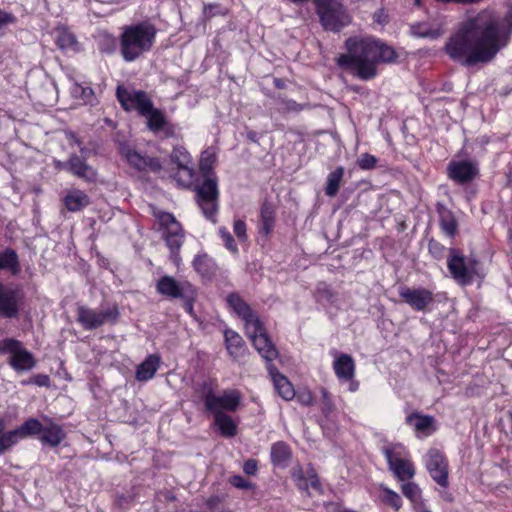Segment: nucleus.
Masks as SVG:
<instances>
[{
	"label": "nucleus",
	"mask_w": 512,
	"mask_h": 512,
	"mask_svg": "<svg viewBox=\"0 0 512 512\" xmlns=\"http://www.w3.org/2000/svg\"><path fill=\"white\" fill-rule=\"evenodd\" d=\"M22 438H27L32 435L42 433L43 426L35 418H30L25 421L20 427H18Z\"/></svg>",
	"instance_id": "ea45409f"
},
{
	"label": "nucleus",
	"mask_w": 512,
	"mask_h": 512,
	"mask_svg": "<svg viewBox=\"0 0 512 512\" xmlns=\"http://www.w3.org/2000/svg\"><path fill=\"white\" fill-rule=\"evenodd\" d=\"M509 419H510V422H511V432H512V411L510 412Z\"/></svg>",
	"instance_id": "338daca9"
},
{
	"label": "nucleus",
	"mask_w": 512,
	"mask_h": 512,
	"mask_svg": "<svg viewBox=\"0 0 512 512\" xmlns=\"http://www.w3.org/2000/svg\"><path fill=\"white\" fill-rule=\"evenodd\" d=\"M21 301L22 294L19 290L0 284V317H16Z\"/></svg>",
	"instance_id": "2eb2a0df"
},
{
	"label": "nucleus",
	"mask_w": 512,
	"mask_h": 512,
	"mask_svg": "<svg viewBox=\"0 0 512 512\" xmlns=\"http://www.w3.org/2000/svg\"><path fill=\"white\" fill-rule=\"evenodd\" d=\"M66 208L71 212H77L90 204L89 196L78 189L70 190L64 198Z\"/></svg>",
	"instance_id": "bb28decb"
},
{
	"label": "nucleus",
	"mask_w": 512,
	"mask_h": 512,
	"mask_svg": "<svg viewBox=\"0 0 512 512\" xmlns=\"http://www.w3.org/2000/svg\"><path fill=\"white\" fill-rule=\"evenodd\" d=\"M147 126L151 131L157 132L164 128L166 120L162 112L156 108H152L149 113L145 114Z\"/></svg>",
	"instance_id": "c9c22d12"
},
{
	"label": "nucleus",
	"mask_w": 512,
	"mask_h": 512,
	"mask_svg": "<svg viewBox=\"0 0 512 512\" xmlns=\"http://www.w3.org/2000/svg\"><path fill=\"white\" fill-rule=\"evenodd\" d=\"M336 376L341 380H351L355 373V363L348 354H341L333 364Z\"/></svg>",
	"instance_id": "393cba45"
},
{
	"label": "nucleus",
	"mask_w": 512,
	"mask_h": 512,
	"mask_svg": "<svg viewBox=\"0 0 512 512\" xmlns=\"http://www.w3.org/2000/svg\"><path fill=\"white\" fill-rule=\"evenodd\" d=\"M17 255L12 250H6L0 254V269H15L17 267Z\"/></svg>",
	"instance_id": "c03bdc74"
},
{
	"label": "nucleus",
	"mask_w": 512,
	"mask_h": 512,
	"mask_svg": "<svg viewBox=\"0 0 512 512\" xmlns=\"http://www.w3.org/2000/svg\"><path fill=\"white\" fill-rule=\"evenodd\" d=\"M297 400L301 404H303L305 406H309V405H312V403H313V396L310 391H302L297 395Z\"/></svg>",
	"instance_id": "13d9d810"
},
{
	"label": "nucleus",
	"mask_w": 512,
	"mask_h": 512,
	"mask_svg": "<svg viewBox=\"0 0 512 512\" xmlns=\"http://www.w3.org/2000/svg\"><path fill=\"white\" fill-rule=\"evenodd\" d=\"M160 364V357L158 355H149L144 362H142L136 371V379L139 381H147L151 379Z\"/></svg>",
	"instance_id": "cd10ccee"
},
{
	"label": "nucleus",
	"mask_w": 512,
	"mask_h": 512,
	"mask_svg": "<svg viewBox=\"0 0 512 512\" xmlns=\"http://www.w3.org/2000/svg\"><path fill=\"white\" fill-rule=\"evenodd\" d=\"M157 219L164 228L163 237L166 244L172 251H178L183 243V232L181 225L170 213L159 212Z\"/></svg>",
	"instance_id": "4468645a"
},
{
	"label": "nucleus",
	"mask_w": 512,
	"mask_h": 512,
	"mask_svg": "<svg viewBox=\"0 0 512 512\" xmlns=\"http://www.w3.org/2000/svg\"><path fill=\"white\" fill-rule=\"evenodd\" d=\"M6 422L4 418H0V454H3L13 445L17 444L22 438L18 428L4 432Z\"/></svg>",
	"instance_id": "c756f323"
},
{
	"label": "nucleus",
	"mask_w": 512,
	"mask_h": 512,
	"mask_svg": "<svg viewBox=\"0 0 512 512\" xmlns=\"http://www.w3.org/2000/svg\"><path fill=\"white\" fill-rule=\"evenodd\" d=\"M512 33V12L500 18L483 10L463 21L445 45L449 57L465 66L491 61Z\"/></svg>",
	"instance_id": "f257e3e1"
},
{
	"label": "nucleus",
	"mask_w": 512,
	"mask_h": 512,
	"mask_svg": "<svg viewBox=\"0 0 512 512\" xmlns=\"http://www.w3.org/2000/svg\"><path fill=\"white\" fill-rule=\"evenodd\" d=\"M282 110L284 112H300L304 109V105L297 103L292 99H282L281 101Z\"/></svg>",
	"instance_id": "8fccbe9b"
},
{
	"label": "nucleus",
	"mask_w": 512,
	"mask_h": 512,
	"mask_svg": "<svg viewBox=\"0 0 512 512\" xmlns=\"http://www.w3.org/2000/svg\"><path fill=\"white\" fill-rule=\"evenodd\" d=\"M509 241H510V243L512 244V229H511V230H510V232H509Z\"/></svg>",
	"instance_id": "69168bd1"
},
{
	"label": "nucleus",
	"mask_w": 512,
	"mask_h": 512,
	"mask_svg": "<svg viewBox=\"0 0 512 512\" xmlns=\"http://www.w3.org/2000/svg\"><path fill=\"white\" fill-rule=\"evenodd\" d=\"M444 247L435 241L429 242V251L437 258L442 256Z\"/></svg>",
	"instance_id": "052dcab7"
},
{
	"label": "nucleus",
	"mask_w": 512,
	"mask_h": 512,
	"mask_svg": "<svg viewBox=\"0 0 512 512\" xmlns=\"http://www.w3.org/2000/svg\"><path fill=\"white\" fill-rule=\"evenodd\" d=\"M216 161V154L212 149H206L202 152L199 168L203 176H215L212 167Z\"/></svg>",
	"instance_id": "e433bc0d"
},
{
	"label": "nucleus",
	"mask_w": 512,
	"mask_h": 512,
	"mask_svg": "<svg viewBox=\"0 0 512 512\" xmlns=\"http://www.w3.org/2000/svg\"><path fill=\"white\" fill-rule=\"evenodd\" d=\"M262 229L269 234L274 225V212L271 207L264 205L261 209Z\"/></svg>",
	"instance_id": "79ce46f5"
},
{
	"label": "nucleus",
	"mask_w": 512,
	"mask_h": 512,
	"mask_svg": "<svg viewBox=\"0 0 512 512\" xmlns=\"http://www.w3.org/2000/svg\"><path fill=\"white\" fill-rule=\"evenodd\" d=\"M85 155L82 154L83 158H81L76 154H72L67 162L59 163L58 166H61L78 178L92 182L96 179L97 174L93 167L86 163Z\"/></svg>",
	"instance_id": "f3484780"
},
{
	"label": "nucleus",
	"mask_w": 512,
	"mask_h": 512,
	"mask_svg": "<svg viewBox=\"0 0 512 512\" xmlns=\"http://www.w3.org/2000/svg\"><path fill=\"white\" fill-rule=\"evenodd\" d=\"M384 454L389 464V468L399 480L404 481L414 476L415 470L413 464L409 460L395 456L393 451L389 448L384 450Z\"/></svg>",
	"instance_id": "6ab92c4d"
},
{
	"label": "nucleus",
	"mask_w": 512,
	"mask_h": 512,
	"mask_svg": "<svg viewBox=\"0 0 512 512\" xmlns=\"http://www.w3.org/2000/svg\"><path fill=\"white\" fill-rule=\"evenodd\" d=\"M323 396L326 397L327 396V392L325 390H323Z\"/></svg>",
	"instance_id": "774afa93"
},
{
	"label": "nucleus",
	"mask_w": 512,
	"mask_h": 512,
	"mask_svg": "<svg viewBox=\"0 0 512 512\" xmlns=\"http://www.w3.org/2000/svg\"><path fill=\"white\" fill-rule=\"evenodd\" d=\"M156 289L158 293L165 297L186 300V310L189 312L192 311L193 306L190 300L194 297V290L192 285L187 281H177L171 276H163L158 280Z\"/></svg>",
	"instance_id": "1a4fd4ad"
},
{
	"label": "nucleus",
	"mask_w": 512,
	"mask_h": 512,
	"mask_svg": "<svg viewBox=\"0 0 512 512\" xmlns=\"http://www.w3.org/2000/svg\"><path fill=\"white\" fill-rule=\"evenodd\" d=\"M426 468L432 479L441 487H448V464L446 458L437 449H430L426 455Z\"/></svg>",
	"instance_id": "ddd939ff"
},
{
	"label": "nucleus",
	"mask_w": 512,
	"mask_h": 512,
	"mask_svg": "<svg viewBox=\"0 0 512 512\" xmlns=\"http://www.w3.org/2000/svg\"><path fill=\"white\" fill-rule=\"evenodd\" d=\"M156 34V27L148 21L125 26L120 36L123 59L132 62L149 52L155 43Z\"/></svg>",
	"instance_id": "7ed1b4c3"
},
{
	"label": "nucleus",
	"mask_w": 512,
	"mask_h": 512,
	"mask_svg": "<svg viewBox=\"0 0 512 512\" xmlns=\"http://www.w3.org/2000/svg\"><path fill=\"white\" fill-rule=\"evenodd\" d=\"M121 154L126 158L127 162L137 170L143 171L149 169L156 172L161 169V164L158 159L145 157L128 145L121 147Z\"/></svg>",
	"instance_id": "a211bd4d"
},
{
	"label": "nucleus",
	"mask_w": 512,
	"mask_h": 512,
	"mask_svg": "<svg viewBox=\"0 0 512 512\" xmlns=\"http://www.w3.org/2000/svg\"><path fill=\"white\" fill-rule=\"evenodd\" d=\"M479 263L475 259L468 261L461 255L456 253V250L450 249L448 258V269L452 277L460 284H470L475 275H479Z\"/></svg>",
	"instance_id": "9d476101"
},
{
	"label": "nucleus",
	"mask_w": 512,
	"mask_h": 512,
	"mask_svg": "<svg viewBox=\"0 0 512 512\" xmlns=\"http://www.w3.org/2000/svg\"><path fill=\"white\" fill-rule=\"evenodd\" d=\"M119 309L116 305L107 309L97 311L85 306L77 309V321L86 330L96 329L104 324H114L119 318Z\"/></svg>",
	"instance_id": "0eeeda50"
},
{
	"label": "nucleus",
	"mask_w": 512,
	"mask_h": 512,
	"mask_svg": "<svg viewBox=\"0 0 512 512\" xmlns=\"http://www.w3.org/2000/svg\"><path fill=\"white\" fill-rule=\"evenodd\" d=\"M241 401V394L237 390H226L222 395H215L208 391L204 396V404L208 411L214 415L223 413L224 410L235 411Z\"/></svg>",
	"instance_id": "f8f14e48"
},
{
	"label": "nucleus",
	"mask_w": 512,
	"mask_h": 512,
	"mask_svg": "<svg viewBox=\"0 0 512 512\" xmlns=\"http://www.w3.org/2000/svg\"><path fill=\"white\" fill-rule=\"evenodd\" d=\"M292 478L301 490L308 491L309 488L318 490L320 488L318 477L313 468L303 470L301 467H296L292 471Z\"/></svg>",
	"instance_id": "5701e85b"
},
{
	"label": "nucleus",
	"mask_w": 512,
	"mask_h": 512,
	"mask_svg": "<svg viewBox=\"0 0 512 512\" xmlns=\"http://www.w3.org/2000/svg\"><path fill=\"white\" fill-rule=\"evenodd\" d=\"M117 98L121 106L126 110H137L142 116L149 113L154 107L153 103L144 91L140 90H127L126 88L119 86L116 92Z\"/></svg>",
	"instance_id": "9b49d317"
},
{
	"label": "nucleus",
	"mask_w": 512,
	"mask_h": 512,
	"mask_svg": "<svg viewBox=\"0 0 512 512\" xmlns=\"http://www.w3.org/2000/svg\"><path fill=\"white\" fill-rule=\"evenodd\" d=\"M229 482L234 486V487H237V488H241V489H251L252 488V483L249 482L248 480H246L245 478H243L242 476L240 475H234L232 476L230 479H229Z\"/></svg>",
	"instance_id": "603ef678"
},
{
	"label": "nucleus",
	"mask_w": 512,
	"mask_h": 512,
	"mask_svg": "<svg viewBox=\"0 0 512 512\" xmlns=\"http://www.w3.org/2000/svg\"><path fill=\"white\" fill-rule=\"evenodd\" d=\"M16 20L15 16L11 13H7L0 10V29L14 23Z\"/></svg>",
	"instance_id": "4d7b16f0"
},
{
	"label": "nucleus",
	"mask_w": 512,
	"mask_h": 512,
	"mask_svg": "<svg viewBox=\"0 0 512 512\" xmlns=\"http://www.w3.org/2000/svg\"><path fill=\"white\" fill-rule=\"evenodd\" d=\"M66 136L70 145H77L80 148L81 154H87L89 152L88 149L82 147V142L73 132H67Z\"/></svg>",
	"instance_id": "6e6d98bb"
},
{
	"label": "nucleus",
	"mask_w": 512,
	"mask_h": 512,
	"mask_svg": "<svg viewBox=\"0 0 512 512\" xmlns=\"http://www.w3.org/2000/svg\"><path fill=\"white\" fill-rule=\"evenodd\" d=\"M321 23L326 30L339 31L351 21L338 0H313Z\"/></svg>",
	"instance_id": "39448f33"
},
{
	"label": "nucleus",
	"mask_w": 512,
	"mask_h": 512,
	"mask_svg": "<svg viewBox=\"0 0 512 512\" xmlns=\"http://www.w3.org/2000/svg\"><path fill=\"white\" fill-rule=\"evenodd\" d=\"M347 53L337 57V64L351 70L362 80L373 79L377 75V64L393 62L395 50L373 38L351 37L345 42Z\"/></svg>",
	"instance_id": "f03ea898"
},
{
	"label": "nucleus",
	"mask_w": 512,
	"mask_h": 512,
	"mask_svg": "<svg viewBox=\"0 0 512 512\" xmlns=\"http://www.w3.org/2000/svg\"><path fill=\"white\" fill-rule=\"evenodd\" d=\"M448 174L452 180L458 183H466L475 178L478 174V168L469 161L451 162L448 166Z\"/></svg>",
	"instance_id": "aec40b11"
},
{
	"label": "nucleus",
	"mask_w": 512,
	"mask_h": 512,
	"mask_svg": "<svg viewBox=\"0 0 512 512\" xmlns=\"http://www.w3.org/2000/svg\"><path fill=\"white\" fill-rule=\"evenodd\" d=\"M33 382L38 386H47L49 383V377L47 375H36L33 378Z\"/></svg>",
	"instance_id": "680f3d73"
},
{
	"label": "nucleus",
	"mask_w": 512,
	"mask_h": 512,
	"mask_svg": "<svg viewBox=\"0 0 512 512\" xmlns=\"http://www.w3.org/2000/svg\"><path fill=\"white\" fill-rule=\"evenodd\" d=\"M229 306L243 320L245 328L251 323L257 322L259 317L251 310L249 305L245 303L237 294H230L227 297Z\"/></svg>",
	"instance_id": "4be33fe9"
},
{
	"label": "nucleus",
	"mask_w": 512,
	"mask_h": 512,
	"mask_svg": "<svg viewBox=\"0 0 512 512\" xmlns=\"http://www.w3.org/2000/svg\"><path fill=\"white\" fill-rule=\"evenodd\" d=\"M65 433L62 428L56 424H51L42 429L41 441L52 447L58 446L64 439Z\"/></svg>",
	"instance_id": "473e14b6"
},
{
	"label": "nucleus",
	"mask_w": 512,
	"mask_h": 512,
	"mask_svg": "<svg viewBox=\"0 0 512 512\" xmlns=\"http://www.w3.org/2000/svg\"><path fill=\"white\" fill-rule=\"evenodd\" d=\"M343 174L344 169L342 167H338L329 174L325 188L326 195L334 197L338 193Z\"/></svg>",
	"instance_id": "f704fd0d"
},
{
	"label": "nucleus",
	"mask_w": 512,
	"mask_h": 512,
	"mask_svg": "<svg viewBox=\"0 0 512 512\" xmlns=\"http://www.w3.org/2000/svg\"><path fill=\"white\" fill-rule=\"evenodd\" d=\"M234 233L239 240L246 239V224L242 220H236L234 222Z\"/></svg>",
	"instance_id": "5fc2aeb1"
},
{
	"label": "nucleus",
	"mask_w": 512,
	"mask_h": 512,
	"mask_svg": "<svg viewBox=\"0 0 512 512\" xmlns=\"http://www.w3.org/2000/svg\"><path fill=\"white\" fill-rule=\"evenodd\" d=\"M55 42L62 51L76 52L79 50L75 35L65 27H57L55 29Z\"/></svg>",
	"instance_id": "a878e982"
},
{
	"label": "nucleus",
	"mask_w": 512,
	"mask_h": 512,
	"mask_svg": "<svg viewBox=\"0 0 512 512\" xmlns=\"http://www.w3.org/2000/svg\"><path fill=\"white\" fill-rule=\"evenodd\" d=\"M407 424L412 426L417 432L429 435L434 431V419L431 416H423L417 413L411 414L406 418Z\"/></svg>",
	"instance_id": "7c9ffc66"
},
{
	"label": "nucleus",
	"mask_w": 512,
	"mask_h": 512,
	"mask_svg": "<svg viewBox=\"0 0 512 512\" xmlns=\"http://www.w3.org/2000/svg\"><path fill=\"white\" fill-rule=\"evenodd\" d=\"M0 354L7 356V363L18 373L29 371L36 366V360L23 344L12 338L0 341Z\"/></svg>",
	"instance_id": "20e7f679"
},
{
	"label": "nucleus",
	"mask_w": 512,
	"mask_h": 512,
	"mask_svg": "<svg viewBox=\"0 0 512 512\" xmlns=\"http://www.w3.org/2000/svg\"><path fill=\"white\" fill-rule=\"evenodd\" d=\"M215 416V424L219 428L221 434L225 437H233L237 433V426L234 423L233 419L225 414L218 413Z\"/></svg>",
	"instance_id": "72a5a7b5"
},
{
	"label": "nucleus",
	"mask_w": 512,
	"mask_h": 512,
	"mask_svg": "<svg viewBox=\"0 0 512 512\" xmlns=\"http://www.w3.org/2000/svg\"><path fill=\"white\" fill-rule=\"evenodd\" d=\"M267 370L274 384V388L284 400H292L296 394L293 385L286 376L281 374L273 364L267 365Z\"/></svg>",
	"instance_id": "412c9836"
},
{
	"label": "nucleus",
	"mask_w": 512,
	"mask_h": 512,
	"mask_svg": "<svg viewBox=\"0 0 512 512\" xmlns=\"http://www.w3.org/2000/svg\"><path fill=\"white\" fill-rule=\"evenodd\" d=\"M258 466L254 459L247 460L243 465V470L247 475H254L257 472Z\"/></svg>",
	"instance_id": "bf43d9fd"
},
{
	"label": "nucleus",
	"mask_w": 512,
	"mask_h": 512,
	"mask_svg": "<svg viewBox=\"0 0 512 512\" xmlns=\"http://www.w3.org/2000/svg\"><path fill=\"white\" fill-rule=\"evenodd\" d=\"M357 163L361 169L368 170L376 166L377 159L371 154L364 153L358 158Z\"/></svg>",
	"instance_id": "09e8293b"
},
{
	"label": "nucleus",
	"mask_w": 512,
	"mask_h": 512,
	"mask_svg": "<svg viewBox=\"0 0 512 512\" xmlns=\"http://www.w3.org/2000/svg\"><path fill=\"white\" fill-rule=\"evenodd\" d=\"M203 182L196 188V198L203 214L210 220L218 210V183L216 176H203Z\"/></svg>",
	"instance_id": "423d86ee"
},
{
	"label": "nucleus",
	"mask_w": 512,
	"mask_h": 512,
	"mask_svg": "<svg viewBox=\"0 0 512 512\" xmlns=\"http://www.w3.org/2000/svg\"><path fill=\"white\" fill-rule=\"evenodd\" d=\"M402 493L413 503H417L421 498V490L417 484L409 482L402 485Z\"/></svg>",
	"instance_id": "a18cd8bd"
},
{
	"label": "nucleus",
	"mask_w": 512,
	"mask_h": 512,
	"mask_svg": "<svg viewBox=\"0 0 512 512\" xmlns=\"http://www.w3.org/2000/svg\"><path fill=\"white\" fill-rule=\"evenodd\" d=\"M225 13L226 10L223 9L219 4H209L204 7V15L208 18L218 14L224 15Z\"/></svg>",
	"instance_id": "864d4df0"
},
{
	"label": "nucleus",
	"mask_w": 512,
	"mask_h": 512,
	"mask_svg": "<svg viewBox=\"0 0 512 512\" xmlns=\"http://www.w3.org/2000/svg\"><path fill=\"white\" fill-rule=\"evenodd\" d=\"M290 449L284 442H277L271 447V459L275 464H282L290 458Z\"/></svg>",
	"instance_id": "4c0bfd02"
},
{
	"label": "nucleus",
	"mask_w": 512,
	"mask_h": 512,
	"mask_svg": "<svg viewBox=\"0 0 512 512\" xmlns=\"http://www.w3.org/2000/svg\"><path fill=\"white\" fill-rule=\"evenodd\" d=\"M412 33L419 37L436 39L444 33L442 25L438 22H423L412 26Z\"/></svg>",
	"instance_id": "c85d7f7f"
},
{
	"label": "nucleus",
	"mask_w": 512,
	"mask_h": 512,
	"mask_svg": "<svg viewBox=\"0 0 512 512\" xmlns=\"http://www.w3.org/2000/svg\"><path fill=\"white\" fill-rule=\"evenodd\" d=\"M247 137L253 141V142H257V133L255 131H250L248 134H247Z\"/></svg>",
	"instance_id": "e2e57ef3"
},
{
	"label": "nucleus",
	"mask_w": 512,
	"mask_h": 512,
	"mask_svg": "<svg viewBox=\"0 0 512 512\" xmlns=\"http://www.w3.org/2000/svg\"><path fill=\"white\" fill-rule=\"evenodd\" d=\"M193 266L195 270L202 275H206L210 272V260L207 255L196 256L193 260Z\"/></svg>",
	"instance_id": "de8ad7c7"
},
{
	"label": "nucleus",
	"mask_w": 512,
	"mask_h": 512,
	"mask_svg": "<svg viewBox=\"0 0 512 512\" xmlns=\"http://www.w3.org/2000/svg\"><path fill=\"white\" fill-rule=\"evenodd\" d=\"M190 165L191 164H187L180 168H177V172L174 178L179 186L189 187L192 185L194 180V171Z\"/></svg>",
	"instance_id": "58836bf2"
},
{
	"label": "nucleus",
	"mask_w": 512,
	"mask_h": 512,
	"mask_svg": "<svg viewBox=\"0 0 512 512\" xmlns=\"http://www.w3.org/2000/svg\"><path fill=\"white\" fill-rule=\"evenodd\" d=\"M400 297L417 311L425 310L433 302V294L431 291L418 288L411 289L402 287L399 291Z\"/></svg>",
	"instance_id": "dca6fc26"
},
{
	"label": "nucleus",
	"mask_w": 512,
	"mask_h": 512,
	"mask_svg": "<svg viewBox=\"0 0 512 512\" xmlns=\"http://www.w3.org/2000/svg\"><path fill=\"white\" fill-rule=\"evenodd\" d=\"M443 498L445 501H448V502H452L453 501V497L450 493H444L443 495Z\"/></svg>",
	"instance_id": "0e129e2a"
},
{
	"label": "nucleus",
	"mask_w": 512,
	"mask_h": 512,
	"mask_svg": "<svg viewBox=\"0 0 512 512\" xmlns=\"http://www.w3.org/2000/svg\"><path fill=\"white\" fill-rule=\"evenodd\" d=\"M384 495L382 497V501L392 507L394 510H399L402 502L401 497L394 491L390 490L389 488H383Z\"/></svg>",
	"instance_id": "37998d69"
},
{
	"label": "nucleus",
	"mask_w": 512,
	"mask_h": 512,
	"mask_svg": "<svg viewBox=\"0 0 512 512\" xmlns=\"http://www.w3.org/2000/svg\"><path fill=\"white\" fill-rule=\"evenodd\" d=\"M73 97L82 99L84 102H90L93 96V90L89 87H82L75 83L71 89Z\"/></svg>",
	"instance_id": "49530a36"
},
{
	"label": "nucleus",
	"mask_w": 512,
	"mask_h": 512,
	"mask_svg": "<svg viewBox=\"0 0 512 512\" xmlns=\"http://www.w3.org/2000/svg\"><path fill=\"white\" fill-rule=\"evenodd\" d=\"M245 332L247 337L251 340L254 348L267 362V365L272 364V361L278 356V351L270 340L260 319L255 322V324L251 323L247 328H245Z\"/></svg>",
	"instance_id": "6e6552de"
},
{
	"label": "nucleus",
	"mask_w": 512,
	"mask_h": 512,
	"mask_svg": "<svg viewBox=\"0 0 512 512\" xmlns=\"http://www.w3.org/2000/svg\"><path fill=\"white\" fill-rule=\"evenodd\" d=\"M438 213L442 231L448 236H454L457 230V222L453 213L443 206L439 207Z\"/></svg>",
	"instance_id": "2f4dec72"
},
{
	"label": "nucleus",
	"mask_w": 512,
	"mask_h": 512,
	"mask_svg": "<svg viewBox=\"0 0 512 512\" xmlns=\"http://www.w3.org/2000/svg\"><path fill=\"white\" fill-rule=\"evenodd\" d=\"M220 236L223 239L227 249L232 251V252H234V253H236L237 252V246H236V244L234 242V239H233L232 235L225 228H221L220 229Z\"/></svg>",
	"instance_id": "3c124183"
},
{
	"label": "nucleus",
	"mask_w": 512,
	"mask_h": 512,
	"mask_svg": "<svg viewBox=\"0 0 512 512\" xmlns=\"http://www.w3.org/2000/svg\"><path fill=\"white\" fill-rule=\"evenodd\" d=\"M224 337L227 351L231 357H233L235 360H238L245 355V343L237 332L227 329L224 332Z\"/></svg>",
	"instance_id": "b1692460"
},
{
	"label": "nucleus",
	"mask_w": 512,
	"mask_h": 512,
	"mask_svg": "<svg viewBox=\"0 0 512 512\" xmlns=\"http://www.w3.org/2000/svg\"><path fill=\"white\" fill-rule=\"evenodd\" d=\"M170 158L171 161L177 166V168L191 164L190 155L184 148H174Z\"/></svg>",
	"instance_id": "a19ab883"
}]
</instances>
